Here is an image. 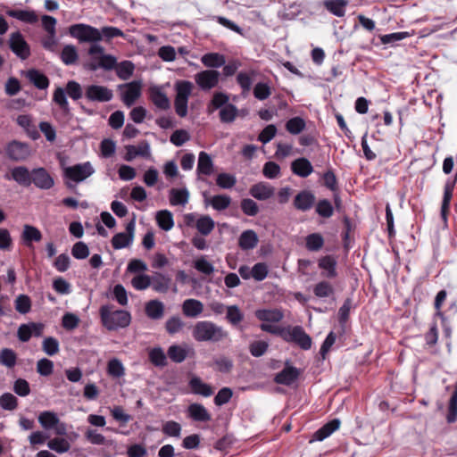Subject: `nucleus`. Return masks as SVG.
<instances>
[{"instance_id":"nucleus-14","label":"nucleus","mask_w":457,"mask_h":457,"mask_svg":"<svg viewBox=\"0 0 457 457\" xmlns=\"http://www.w3.org/2000/svg\"><path fill=\"white\" fill-rule=\"evenodd\" d=\"M135 221L130 220L126 225V232L115 234L112 238V245L114 249H122L130 245L134 239Z\"/></svg>"},{"instance_id":"nucleus-2","label":"nucleus","mask_w":457,"mask_h":457,"mask_svg":"<svg viewBox=\"0 0 457 457\" xmlns=\"http://www.w3.org/2000/svg\"><path fill=\"white\" fill-rule=\"evenodd\" d=\"M100 316L103 325L108 330H116L119 328H126L129 325L131 317L126 311H112L109 305L100 308Z\"/></svg>"},{"instance_id":"nucleus-55","label":"nucleus","mask_w":457,"mask_h":457,"mask_svg":"<svg viewBox=\"0 0 457 457\" xmlns=\"http://www.w3.org/2000/svg\"><path fill=\"white\" fill-rule=\"evenodd\" d=\"M286 129L289 133L297 135L305 129V121L301 117H294L287 121Z\"/></svg>"},{"instance_id":"nucleus-34","label":"nucleus","mask_w":457,"mask_h":457,"mask_svg":"<svg viewBox=\"0 0 457 457\" xmlns=\"http://www.w3.org/2000/svg\"><path fill=\"white\" fill-rule=\"evenodd\" d=\"M197 173L204 174L209 176L213 171V162L210 156L205 152H200L198 156V163H197Z\"/></svg>"},{"instance_id":"nucleus-54","label":"nucleus","mask_w":457,"mask_h":457,"mask_svg":"<svg viewBox=\"0 0 457 457\" xmlns=\"http://www.w3.org/2000/svg\"><path fill=\"white\" fill-rule=\"evenodd\" d=\"M237 115V108L232 104H226L220 111V119L221 122L224 123H230L235 120Z\"/></svg>"},{"instance_id":"nucleus-56","label":"nucleus","mask_w":457,"mask_h":457,"mask_svg":"<svg viewBox=\"0 0 457 457\" xmlns=\"http://www.w3.org/2000/svg\"><path fill=\"white\" fill-rule=\"evenodd\" d=\"M18 406V399L11 393H4L0 396V407L5 411H14Z\"/></svg>"},{"instance_id":"nucleus-38","label":"nucleus","mask_w":457,"mask_h":457,"mask_svg":"<svg viewBox=\"0 0 457 457\" xmlns=\"http://www.w3.org/2000/svg\"><path fill=\"white\" fill-rule=\"evenodd\" d=\"M163 312L164 305L158 300H151L145 304V313L152 320H160Z\"/></svg>"},{"instance_id":"nucleus-51","label":"nucleus","mask_w":457,"mask_h":457,"mask_svg":"<svg viewBox=\"0 0 457 457\" xmlns=\"http://www.w3.org/2000/svg\"><path fill=\"white\" fill-rule=\"evenodd\" d=\"M17 354L10 348H4L0 352V363L9 369L13 368L16 364Z\"/></svg>"},{"instance_id":"nucleus-43","label":"nucleus","mask_w":457,"mask_h":457,"mask_svg":"<svg viewBox=\"0 0 457 457\" xmlns=\"http://www.w3.org/2000/svg\"><path fill=\"white\" fill-rule=\"evenodd\" d=\"M115 68L117 76L122 80H128L134 72L135 65L130 61H123L117 63Z\"/></svg>"},{"instance_id":"nucleus-22","label":"nucleus","mask_w":457,"mask_h":457,"mask_svg":"<svg viewBox=\"0 0 457 457\" xmlns=\"http://www.w3.org/2000/svg\"><path fill=\"white\" fill-rule=\"evenodd\" d=\"M300 375L299 370L293 366H286L280 372L276 374L274 381L279 385L290 386Z\"/></svg>"},{"instance_id":"nucleus-11","label":"nucleus","mask_w":457,"mask_h":457,"mask_svg":"<svg viewBox=\"0 0 457 457\" xmlns=\"http://www.w3.org/2000/svg\"><path fill=\"white\" fill-rule=\"evenodd\" d=\"M9 47L19 58L26 60L30 55V47L20 31L10 35Z\"/></svg>"},{"instance_id":"nucleus-52","label":"nucleus","mask_w":457,"mask_h":457,"mask_svg":"<svg viewBox=\"0 0 457 457\" xmlns=\"http://www.w3.org/2000/svg\"><path fill=\"white\" fill-rule=\"evenodd\" d=\"M47 446L49 449L58 453H67L71 448L70 443L65 438L62 437H54L51 439L47 443Z\"/></svg>"},{"instance_id":"nucleus-41","label":"nucleus","mask_w":457,"mask_h":457,"mask_svg":"<svg viewBox=\"0 0 457 457\" xmlns=\"http://www.w3.org/2000/svg\"><path fill=\"white\" fill-rule=\"evenodd\" d=\"M61 59L66 65H73L79 59V54L76 46L73 45H66L61 52Z\"/></svg>"},{"instance_id":"nucleus-40","label":"nucleus","mask_w":457,"mask_h":457,"mask_svg":"<svg viewBox=\"0 0 457 457\" xmlns=\"http://www.w3.org/2000/svg\"><path fill=\"white\" fill-rule=\"evenodd\" d=\"M158 226L164 231L170 230L174 226L173 215L168 210H162L156 213Z\"/></svg>"},{"instance_id":"nucleus-63","label":"nucleus","mask_w":457,"mask_h":457,"mask_svg":"<svg viewBox=\"0 0 457 457\" xmlns=\"http://www.w3.org/2000/svg\"><path fill=\"white\" fill-rule=\"evenodd\" d=\"M271 95L270 87L264 82H258L253 87V96L258 100H265Z\"/></svg>"},{"instance_id":"nucleus-50","label":"nucleus","mask_w":457,"mask_h":457,"mask_svg":"<svg viewBox=\"0 0 457 457\" xmlns=\"http://www.w3.org/2000/svg\"><path fill=\"white\" fill-rule=\"evenodd\" d=\"M226 319L236 327L244 320V313L237 305H229L227 307Z\"/></svg>"},{"instance_id":"nucleus-64","label":"nucleus","mask_w":457,"mask_h":457,"mask_svg":"<svg viewBox=\"0 0 457 457\" xmlns=\"http://www.w3.org/2000/svg\"><path fill=\"white\" fill-rule=\"evenodd\" d=\"M194 268L204 275H211L214 271L213 265L204 256H201L194 262Z\"/></svg>"},{"instance_id":"nucleus-57","label":"nucleus","mask_w":457,"mask_h":457,"mask_svg":"<svg viewBox=\"0 0 457 457\" xmlns=\"http://www.w3.org/2000/svg\"><path fill=\"white\" fill-rule=\"evenodd\" d=\"M43 351L49 356L55 355L60 350L59 342L56 338L46 337L42 344Z\"/></svg>"},{"instance_id":"nucleus-39","label":"nucleus","mask_w":457,"mask_h":457,"mask_svg":"<svg viewBox=\"0 0 457 457\" xmlns=\"http://www.w3.org/2000/svg\"><path fill=\"white\" fill-rule=\"evenodd\" d=\"M37 420L43 428L49 430L53 429L54 427L58 424L60 419L55 412L45 411L38 415Z\"/></svg>"},{"instance_id":"nucleus-31","label":"nucleus","mask_w":457,"mask_h":457,"mask_svg":"<svg viewBox=\"0 0 457 457\" xmlns=\"http://www.w3.org/2000/svg\"><path fill=\"white\" fill-rule=\"evenodd\" d=\"M7 15L28 24H34L38 17L34 11L12 9L7 11Z\"/></svg>"},{"instance_id":"nucleus-26","label":"nucleus","mask_w":457,"mask_h":457,"mask_svg":"<svg viewBox=\"0 0 457 457\" xmlns=\"http://www.w3.org/2000/svg\"><path fill=\"white\" fill-rule=\"evenodd\" d=\"M340 423L341 422L338 419H334L328 421L314 432L312 441H322L328 437L333 432L339 428Z\"/></svg>"},{"instance_id":"nucleus-49","label":"nucleus","mask_w":457,"mask_h":457,"mask_svg":"<svg viewBox=\"0 0 457 457\" xmlns=\"http://www.w3.org/2000/svg\"><path fill=\"white\" fill-rule=\"evenodd\" d=\"M446 420L448 423H453L457 420V381L454 384V390L449 400Z\"/></svg>"},{"instance_id":"nucleus-47","label":"nucleus","mask_w":457,"mask_h":457,"mask_svg":"<svg viewBox=\"0 0 457 457\" xmlns=\"http://www.w3.org/2000/svg\"><path fill=\"white\" fill-rule=\"evenodd\" d=\"M53 100L59 105L62 111L65 113H70V104L66 97V90L62 87H57L53 96Z\"/></svg>"},{"instance_id":"nucleus-48","label":"nucleus","mask_w":457,"mask_h":457,"mask_svg":"<svg viewBox=\"0 0 457 457\" xmlns=\"http://www.w3.org/2000/svg\"><path fill=\"white\" fill-rule=\"evenodd\" d=\"M315 212L319 216L328 219L334 214V208L328 199H320L316 204Z\"/></svg>"},{"instance_id":"nucleus-7","label":"nucleus","mask_w":457,"mask_h":457,"mask_svg":"<svg viewBox=\"0 0 457 457\" xmlns=\"http://www.w3.org/2000/svg\"><path fill=\"white\" fill-rule=\"evenodd\" d=\"M187 227L195 228L202 236H208L214 228L215 222L209 215H201L197 218L195 213H187L184 216Z\"/></svg>"},{"instance_id":"nucleus-46","label":"nucleus","mask_w":457,"mask_h":457,"mask_svg":"<svg viewBox=\"0 0 457 457\" xmlns=\"http://www.w3.org/2000/svg\"><path fill=\"white\" fill-rule=\"evenodd\" d=\"M65 90L67 95L74 101L80 99L83 95L85 96V87L83 88L81 85L75 80L68 81Z\"/></svg>"},{"instance_id":"nucleus-33","label":"nucleus","mask_w":457,"mask_h":457,"mask_svg":"<svg viewBox=\"0 0 457 457\" xmlns=\"http://www.w3.org/2000/svg\"><path fill=\"white\" fill-rule=\"evenodd\" d=\"M312 292L318 298H327L335 295V288L329 281L321 280L313 286Z\"/></svg>"},{"instance_id":"nucleus-30","label":"nucleus","mask_w":457,"mask_h":457,"mask_svg":"<svg viewBox=\"0 0 457 457\" xmlns=\"http://www.w3.org/2000/svg\"><path fill=\"white\" fill-rule=\"evenodd\" d=\"M254 314L259 320L264 322H278L284 317L283 312L278 309H259Z\"/></svg>"},{"instance_id":"nucleus-28","label":"nucleus","mask_w":457,"mask_h":457,"mask_svg":"<svg viewBox=\"0 0 457 457\" xmlns=\"http://www.w3.org/2000/svg\"><path fill=\"white\" fill-rule=\"evenodd\" d=\"M188 386L192 391V393L199 395H203L204 397H209L213 394V390L209 384L204 383L200 378L193 377L189 382Z\"/></svg>"},{"instance_id":"nucleus-1","label":"nucleus","mask_w":457,"mask_h":457,"mask_svg":"<svg viewBox=\"0 0 457 457\" xmlns=\"http://www.w3.org/2000/svg\"><path fill=\"white\" fill-rule=\"evenodd\" d=\"M193 337L198 342H219L228 337L222 327L208 320L198 321L193 329Z\"/></svg>"},{"instance_id":"nucleus-15","label":"nucleus","mask_w":457,"mask_h":457,"mask_svg":"<svg viewBox=\"0 0 457 457\" xmlns=\"http://www.w3.org/2000/svg\"><path fill=\"white\" fill-rule=\"evenodd\" d=\"M148 96L153 104L159 110L167 111L170 108V101L161 86L148 88Z\"/></svg>"},{"instance_id":"nucleus-45","label":"nucleus","mask_w":457,"mask_h":457,"mask_svg":"<svg viewBox=\"0 0 457 457\" xmlns=\"http://www.w3.org/2000/svg\"><path fill=\"white\" fill-rule=\"evenodd\" d=\"M324 238L320 233H312L306 237L305 245L311 252H317L322 248Z\"/></svg>"},{"instance_id":"nucleus-16","label":"nucleus","mask_w":457,"mask_h":457,"mask_svg":"<svg viewBox=\"0 0 457 457\" xmlns=\"http://www.w3.org/2000/svg\"><path fill=\"white\" fill-rule=\"evenodd\" d=\"M32 170H29L26 166H16L11 170V173L4 174V178L6 180H14L21 187H29L31 185Z\"/></svg>"},{"instance_id":"nucleus-10","label":"nucleus","mask_w":457,"mask_h":457,"mask_svg":"<svg viewBox=\"0 0 457 457\" xmlns=\"http://www.w3.org/2000/svg\"><path fill=\"white\" fill-rule=\"evenodd\" d=\"M141 82L137 80L118 86L121 100L126 106L130 107L141 96Z\"/></svg>"},{"instance_id":"nucleus-61","label":"nucleus","mask_w":457,"mask_h":457,"mask_svg":"<svg viewBox=\"0 0 457 457\" xmlns=\"http://www.w3.org/2000/svg\"><path fill=\"white\" fill-rule=\"evenodd\" d=\"M216 183L220 188L228 189L236 185L237 179L234 175L224 172L217 176Z\"/></svg>"},{"instance_id":"nucleus-23","label":"nucleus","mask_w":457,"mask_h":457,"mask_svg":"<svg viewBox=\"0 0 457 457\" xmlns=\"http://www.w3.org/2000/svg\"><path fill=\"white\" fill-rule=\"evenodd\" d=\"M275 193V188L268 183L259 182L250 188V195L257 200L264 201L270 198Z\"/></svg>"},{"instance_id":"nucleus-19","label":"nucleus","mask_w":457,"mask_h":457,"mask_svg":"<svg viewBox=\"0 0 457 457\" xmlns=\"http://www.w3.org/2000/svg\"><path fill=\"white\" fill-rule=\"evenodd\" d=\"M337 260L333 255L321 257L318 262V266L323 270L321 276L327 278H335L337 277Z\"/></svg>"},{"instance_id":"nucleus-12","label":"nucleus","mask_w":457,"mask_h":457,"mask_svg":"<svg viewBox=\"0 0 457 457\" xmlns=\"http://www.w3.org/2000/svg\"><path fill=\"white\" fill-rule=\"evenodd\" d=\"M220 80V72L215 70L202 71L195 75V81L204 91L215 87Z\"/></svg>"},{"instance_id":"nucleus-62","label":"nucleus","mask_w":457,"mask_h":457,"mask_svg":"<svg viewBox=\"0 0 457 457\" xmlns=\"http://www.w3.org/2000/svg\"><path fill=\"white\" fill-rule=\"evenodd\" d=\"M71 254L78 260H84L89 255L88 246L84 242L79 241L73 245Z\"/></svg>"},{"instance_id":"nucleus-37","label":"nucleus","mask_w":457,"mask_h":457,"mask_svg":"<svg viewBox=\"0 0 457 457\" xmlns=\"http://www.w3.org/2000/svg\"><path fill=\"white\" fill-rule=\"evenodd\" d=\"M170 284V278L162 273H155L151 278V286L158 293H166Z\"/></svg>"},{"instance_id":"nucleus-35","label":"nucleus","mask_w":457,"mask_h":457,"mask_svg":"<svg viewBox=\"0 0 457 457\" xmlns=\"http://www.w3.org/2000/svg\"><path fill=\"white\" fill-rule=\"evenodd\" d=\"M21 237L24 244L27 246H30L33 242H39L42 239V233L34 226L25 225Z\"/></svg>"},{"instance_id":"nucleus-53","label":"nucleus","mask_w":457,"mask_h":457,"mask_svg":"<svg viewBox=\"0 0 457 457\" xmlns=\"http://www.w3.org/2000/svg\"><path fill=\"white\" fill-rule=\"evenodd\" d=\"M149 360L156 367H164L167 358L161 347H154L149 352Z\"/></svg>"},{"instance_id":"nucleus-8","label":"nucleus","mask_w":457,"mask_h":457,"mask_svg":"<svg viewBox=\"0 0 457 457\" xmlns=\"http://www.w3.org/2000/svg\"><path fill=\"white\" fill-rule=\"evenodd\" d=\"M85 97L89 102L106 103L112 99L113 92L105 86L92 84L85 87Z\"/></svg>"},{"instance_id":"nucleus-42","label":"nucleus","mask_w":457,"mask_h":457,"mask_svg":"<svg viewBox=\"0 0 457 457\" xmlns=\"http://www.w3.org/2000/svg\"><path fill=\"white\" fill-rule=\"evenodd\" d=\"M189 193L187 189L172 188L170 191V202L172 205H185L188 202Z\"/></svg>"},{"instance_id":"nucleus-44","label":"nucleus","mask_w":457,"mask_h":457,"mask_svg":"<svg viewBox=\"0 0 457 457\" xmlns=\"http://www.w3.org/2000/svg\"><path fill=\"white\" fill-rule=\"evenodd\" d=\"M167 354L172 361L180 363L186 360L187 356V351L185 347L173 345L169 347Z\"/></svg>"},{"instance_id":"nucleus-32","label":"nucleus","mask_w":457,"mask_h":457,"mask_svg":"<svg viewBox=\"0 0 457 457\" xmlns=\"http://www.w3.org/2000/svg\"><path fill=\"white\" fill-rule=\"evenodd\" d=\"M348 4L347 0H325L324 7L332 14L337 17H343L345 14V7Z\"/></svg>"},{"instance_id":"nucleus-4","label":"nucleus","mask_w":457,"mask_h":457,"mask_svg":"<svg viewBox=\"0 0 457 457\" xmlns=\"http://www.w3.org/2000/svg\"><path fill=\"white\" fill-rule=\"evenodd\" d=\"M69 34L79 43H97L102 40L100 30L85 23H77L69 27Z\"/></svg>"},{"instance_id":"nucleus-13","label":"nucleus","mask_w":457,"mask_h":457,"mask_svg":"<svg viewBox=\"0 0 457 457\" xmlns=\"http://www.w3.org/2000/svg\"><path fill=\"white\" fill-rule=\"evenodd\" d=\"M31 184L42 190H48L54 185V180L50 173L43 167L32 170Z\"/></svg>"},{"instance_id":"nucleus-20","label":"nucleus","mask_w":457,"mask_h":457,"mask_svg":"<svg viewBox=\"0 0 457 457\" xmlns=\"http://www.w3.org/2000/svg\"><path fill=\"white\" fill-rule=\"evenodd\" d=\"M22 74L28 80L38 89H46L49 87V79L40 71L37 69H29L22 71Z\"/></svg>"},{"instance_id":"nucleus-17","label":"nucleus","mask_w":457,"mask_h":457,"mask_svg":"<svg viewBox=\"0 0 457 457\" xmlns=\"http://www.w3.org/2000/svg\"><path fill=\"white\" fill-rule=\"evenodd\" d=\"M316 196L311 190H302L294 198L293 205L300 212H308L315 204Z\"/></svg>"},{"instance_id":"nucleus-60","label":"nucleus","mask_w":457,"mask_h":457,"mask_svg":"<svg viewBox=\"0 0 457 457\" xmlns=\"http://www.w3.org/2000/svg\"><path fill=\"white\" fill-rule=\"evenodd\" d=\"M162 430L168 436L179 437L181 426L174 420H169L163 423Z\"/></svg>"},{"instance_id":"nucleus-9","label":"nucleus","mask_w":457,"mask_h":457,"mask_svg":"<svg viewBox=\"0 0 457 457\" xmlns=\"http://www.w3.org/2000/svg\"><path fill=\"white\" fill-rule=\"evenodd\" d=\"M286 341L294 342L303 350H309L312 346V338L301 326L289 328L283 335Z\"/></svg>"},{"instance_id":"nucleus-59","label":"nucleus","mask_w":457,"mask_h":457,"mask_svg":"<svg viewBox=\"0 0 457 457\" xmlns=\"http://www.w3.org/2000/svg\"><path fill=\"white\" fill-rule=\"evenodd\" d=\"M230 204L231 198L227 195H214L211 200L212 206L217 211H223L227 209Z\"/></svg>"},{"instance_id":"nucleus-5","label":"nucleus","mask_w":457,"mask_h":457,"mask_svg":"<svg viewBox=\"0 0 457 457\" xmlns=\"http://www.w3.org/2000/svg\"><path fill=\"white\" fill-rule=\"evenodd\" d=\"M4 152L7 159L15 162H25L32 154L30 145L17 139L6 143Z\"/></svg>"},{"instance_id":"nucleus-24","label":"nucleus","mask_w":457,"mask_h":457,"mask_svg":"<svg viewBox=\"0 0 457 457\" xmlns=\"http://www.w3.org/2000/svg\"><path fill=\"white\" fill-rule=\"evenodd\" d=\"M291 170L301 178H306L313 172V167L308 159L301 157L292 162Z\"/></svg>"},{"instance_id":"nucleus-58","label":"nucleus","mask_w":457,"mask_h":457,"mask_svg":"<svg viewBox=\"0 0 457 457\" xmlns=\"http://www.w3.org/2000/svg\"><path fill=\"white\" fill-rule=\"evenodd\" d=\"M14 303L15 310L21 314L28 313L31 309V300L26 295H18Z\"/></svg>"},{"instance_id":"nucleus-6","label":"nucleus","mask_w":457,"mask_h":457,"mask_svg":"<svg viewBox=\"0 0 457 457\" xmlns=\"http://www.w3.org/2000/svg\"><path fill=\"white\" fill-rule=\"evenodd\" d=\"M61 166L63 170L64 178L76 183L84 181L95 172V169L89 162L73 166H64L63 162H61Z\"/></svg>"},{"instance_id":"nucleus-27","label":"nucleus","mask_w":457,"mask_h":457,"mask_svg":"<svg viewBox=\"0 0 457 457\" xmlns=\"http://www.w3.org/2000/svg\"><path fill=\"white\" fill-rule=\"evenodd\" d=\"M188 416L195 421L207 422L212 417L206 408L200 403H191L188 408Z\"/></svg>"},{"instance_id":"nucleus-18","label":"nucleus","mask_w":457,"mask_h":457,"mask_svg":"<svg viewBox=\"0 0 457 457\" xmlns=\"http://www.w3.org/2000/svg\"><path fill=\"white\" fill-rule=\"evenodd\" d=\"M456 180H457V177H455L454 179H448L444 186V195H443V200H442V204H441L440 214H441L442 220L445 222L447 221V217H448L449 211H450V204H451V200L453 198V194L454 187L456 184Z\"/></svg>"},{"instance_id":"nucleus-36","label":"nucleus","mask_w":457,"mask_h":457,"mask_svg":"<svg viewBox=\"0 0 457 457\" xmlns=\"http://www.w3.org/2000/svg\"><path fill=\"white\" fill-rule=\"evenodd\" d=\"M201 62L205 67L220 68L225 64L226 60L223 54L219 53H208L202 56Z\"/></svg>"},{"instance_id":"nucleus-25","label":"nucleus","mask_w":457,"mask_h":457,"mask_svg":"<svg viewBox=\"0 0 457 457\" xmlns=\"http://www.w3.org/2000/svg\"><path fill=\"white\" fill-rule=\"evenodd\" d=\"M258 242V236L253 229L243 231L238 238V245L243 251H248L255 248Z\"/></svg>"},{"instance_id":"nucleus-29","label":"nucleus","mask_w":457,"mask_h":457,"mask_svg":"<svg viewBox=\"0 0 457 457\" xmlns=\"http://www.w3.org/2000/svg\"><path fill=\"white\" fill-rule=\"evenodd\" d=\"M183 313L189 318L198 317L204 311V304L196 299H187L182 304Z\"/></svg>"},{"instance_id":"nucleus-3","label":"nucleus","mask_w":457,"mask_h":457,"mask_svg":"<svg viewBox=\"0 0 457 457\" xmlns=\"http://www.w3.org/2000/svg\"><path fill=\"white\" fill-rule=\"evenodd\" d=\"M193 83L188 80H179L175 84L176 96L174 107L176 113L184 118L187 114L188 98L192 93Z\"/></svg>"},{"instance_id":"nucleus-21","label":"nucleus","mask_w":457,"mask_h":457,"mask_svg":"<svg viewBox=\"0 0 457 457\" xmlns=\"http://www.w3.org/2000/svg\"><path fill=\"white\" fill-rule=\"evenodd\" d=\"M17 124L22 128L27 136L32 140H37L40 137V134L37 126L34 124L32 117L29 114H21L16 118Z\"/></svg>"}]
</instances>
